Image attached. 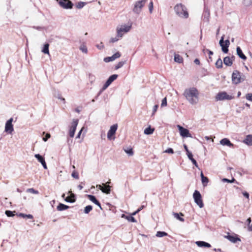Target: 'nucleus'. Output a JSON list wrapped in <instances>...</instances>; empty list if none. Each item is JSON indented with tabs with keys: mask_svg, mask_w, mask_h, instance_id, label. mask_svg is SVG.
Masks as SVG:
<instances>
[{
	"mask_svg": "<svg viewBox=\"0 0 252 252\" xmlns=\"http://www.w3.org/2000/svg\"><path fill=\"white\" fill-rule=\"evenodd\" d=\"M183 94L191 104L194 105L198 103L199 92L196 88L192 87L186 89Z\"/></svg>",
	"mask_w": 252,
	"mask_h": 252,
	"instance_id": "obj_1",
	"label": "nucleus"
},
{
	"mask_svg": "<svg viewBox=\"0 0 252 252\" xmlns=\"http://www.w3.org/2000/svg\"><path fill=\"white\" fill-rule=\"evenodd\" d=\"M174 10L176 14L181 18H187L189 17L187 8L181 3L176 4L174 7Z\"/></svg>",
	"mask_w": 252,
	"mask_h": 252,
	"instance_id": "obj_2",
	"label": "nucleus"
},
{
	"mask_svg": "<svg viewBox=\"0 0 252 252\" xmlns=\"http://www.w3.org/2000/svg\"><path fill=\"white\" fill-rule=\"evenodd\" d=\"M147 1L148 0H141L136 1L134 4V7L133 8V12L137 14H139L141 11L142 7L144 6Z\"/></svg>",
	"mask_w": 252,
	"mask_h": 252,
	"instance_id": "obj_3",
	"label": "nucleus"
},
{
	"mask_svg": "<svg viewBox=\"0 0 252 252\" xmlns=\"http://www.w3.org/2000/svg\"><path fill=\"white\" fill-rule=\"evenodd\" d=\"M224 35H223L219 41V44L221 47V50L224 53H227L228 52V47L230 45V41L229 39H226L224 41Z\"/></svg>",
	"mask_w": 252,
	"mask_h": 252,
	"instance_id": "obj_4",
	"label": "nucleus"
},
{
	"mask_svg": "<svg viewBox=\"0 0 252 252\" xmlns=\"http://www.w3.org/2000/svg\"><path fill=\"white\" fill-rule=\"evenodd\" d=\"M193 197L195 203L201 208L203 207L204 204L202 201L201 193L197 190H195L193 194Z\"/></svg>",
	"mask_w": 252,
	"mask_h": 252,
	"instance_id": "obj_5",
	"label": "nucleus"
},
{
	"mask_svg": "<svg viewBox=\"0 0 252 252\" xmlns=\"http://www.w3.org/2000/svg\"><path fill=\"white\" fill-rule=\"evenodd\" d=\"M131 28V25H122L120 28H117V33L118 37H123L124 33L128 32Z\"/></svg>",
	"mask_w": 252,
	"mask_h": 252,
	"instance_id": "obj_6",
	"label": "nucleus"
},
{
	"mask_svg": "<svg viewBox=\"0 0 252 252\" xmlns=\"http://www.w3.org/2000/svg\"><path fill=\"white\" fill-rule=\"evenodd\" d=\"M234 98V96L230 95L225 92H219L216 96L217 100H231Z\"/></svg>",
	"mask_w": 252,
	"mask_h": 252,
	"instance_id": "obj_7",
	"label": "nucleus"
},
{
	"mask_svg": "<svg viewBox=\"0 0 252 252\" xmlns=\"http://www.w3.org/2000/svg\"><path fill=\"white\" fill-rule=\"evenodd\" d=\"M180 135L183 137H192L191 134L189 133V131L187 129L182 126L180 125L177 126Z\"/></svg>",
	"mask_w": 252,
	"mask_h": 252,
	"instance_id": "obj_8",
	"label": "nucleus"
},
{
	"mask_svg": "<svg viewBox=\"0 0 252 252\" xmlns=\"http://www.w3.org/2000/svg\"><path fill=\"white\" fill-rule=\"evenodd\" d=\"M13 120V118H11L7 121L5 123L4 131L9 134H11L14 131L13 126L12 125Z\"/></svg>",
	"mask_w": 252,
	"mask_h": 252,
	"instance_id": "obj_9",
	"label": "nucleus"
},
{
	"mask_svg": "<svg viewBox=\"0 0 252 252\" xmlns=\"http://www.w3.org/2000/svg\"><path fill=\"white\" fill-rule=\"evenodd\" d=\"M60 5L64 9H71L73 3L70 0H60L59 1Z\"/></svg>",
	"mask_w": 252,
	"mask_h": 252,
	"instance_id": "obj_10",
	"label": "nucleus"
},
{
	"mask_svg": "<svg viewBox=\"0 0 252 252\" xmlns=\"http://www.w3.org/2000/svg\"><path fill=\"white\" fill-rule=\"evenodd\" d=\"M241 73L238 70H235L232 74V81L233 84H238L240 83Z\"/></svg>",
	"mask_w": 252,
	"mask_h": 252,
	"instance_id": "obj_11",
	"label": "nucleus"
},
{
	"mask_svg": "<svg viewBox=\"0 0 252 252\" xmlns=\"http://www.w3.org/2000/svg\"><path fill=\"white\" fill-rule=\"evenodd\" d=\"M78 120L77 119H73L71 124V126L69 131L70 137H73L76 131V127L78 125Z\"/></svg>",
	"mask_w": 252,
	"mask_h": 252,
	"instance_id": "obj_12",
	"label": "nucleus"
},
{
	"mask_svg": "<svg viewBox=\"0 0 252 252\" xmlns=\"http://www.w3.org/2000/svg\"><path fill=\"white\" fill-rule=\"evenodd\" d=\"M118 128V125L117 124H114L112 125L110 128V129L108 130L107 133V138L109 140L112 139V137L113 136L115 135L116 133V130Z\"/></svg>",
	"mask_w": 252,
	"mask_h": 252,
	"instance_id": "obj_13",
	"label": "nucleus"
},
{
	"mask_svg": "<svg viewBox=\"0 0 252 252\" xmlns=\"http://www.w3.org/2000/svg\"><path fill=\"white\" fill-rule=\"evenodd\" d=\"M224 238L228 239L229 241L233 243H235L237 241H241V239L237 236L236 234L231 235L228 233L227 235L224 236Z\"/></svg>",
	"mask_w": 252,
	"mask_h": 252,
	"instance_id": "obj_14",
	"label": "nucleus"
},
{
	"mask_svg": "<svg viewBox=\"0 0 252 252\" xmlns=\"http://www.w3.org/2000/svg\"><path fill=\"white\" fill-rule=\"evenodd\" d=\"M121 56V54L120 52H117L115 54H114L113 55H112L111 57H107L104 59V61L106 63H108L111 61H113L115 60L120 58Z\"/></svg>",
	"mask_w": 252,
	"mask_h": 252,
	"instance_id": "obj_15",
	"label": "nucleus"
},
{
	"mask_svg": "<svg viewBox=\"0 0 252 252\" xmlns=\"http://www.w3.org/2000/svg\"><path fill=\"white\" fill-rule=\"evenodd\" d=\"M34 157L37 159V160L41 163L44 169H47V166L45 159L42 156L39 154H35Z\"/></svg>",
	"mask_w": 252,
	"mask_h": 252,
	"instance_id": "obj_16",
	"label": "nucleus"
},
{
	"mask_svg": "<svg viewBox=\"0 0 252 252\" xmlns=\"http://www.w3.org/2000/svg\"><path fill=\"white\" fill-rule=\"evenodd\" d=\"M86 196L90 200L98 206L100 209H102L100 202L96 199L95 196L91 194H87Z\"/></svg>",
	"mask_w": 252,
	"mask_h": 252,
	"instance_id": "obj_17",
	"label": "nucleus"
},
{
	"mask_svg": "<svg viewBox=\"0 0 252 252\" xmlns=\"http://www.w3.org/2000/svg\"><path fill=\"white\" fill-rule=\"evenodd\" d=\"M220 144L223 146H227L230 147H233L234 145L230 141L226 138H223L220 141Z\"/></svg>",
	"mask_w": 252,
	"mask_h": 252,
	"instance_id": "obj_18",
	"label": "nucleus"
},
{
	"mask_svg": "<svg viewBox=\"0 0 252 252\" xmlns=\"http://www.w3.org/2000/svg\"><path fill=\"white\" fill-rule=\"evenodd\" d=\"M195 244L199 247L210 248L211 247L209 243L202 241H196Z\"/></svg>",
	"mask_w": 252,
	"mask_h": 252,
	"instance_id": "obj_19",
	"label": "nucleus"
},
{
	"mask_svg": "<svg viewBox=\"0 0 252 252\" xmlns=\"http://www.w3.org/2000/svg\"><path fill=\"white\" fill-rule=\"evenodd\" d=\"M236 52L237 55L239 56L240 58L244 60H246L247 59V57L244 54V53L242 52V50H241L240 47H237Z\"/></svg>",
	"mask_w": 252,
	"mask_h": 252,
	"instance_id": "obj_20",
	"label": "nucleus"
},
{
	"mask_svg": "<svg viewBox=\"0 0 252 252\" xmlns=\"http://www.w3.org/2000/svg\"><path fill=\"white\" fill-rule=\"evenodd\" d=\"M121 217L122 218H124V219L127 220L128 221H130V222H136L137 221L136 220H135V219L131 215L126 216L125 214H122L121 215Z\"/></svg>",
	"mask_w": 252,
	"mask_h": 252,
	"instance_id": "obj_21",
	"label": "nucleus"
},
{
	"mask_svg": "<svg viewBox=\"0 0 252 252\" xmlns=\"http://www.w3.org/2000/svg\"><path fill=\"white\" fill-rule=\"evenodd\" d=\"M64 200L67 202L74 203L76 201L75 195L74 193H71L70 196L66 197Z\"/></svg>",
	"mask_w": 252,
	"mask_h": 252,
	"instance_id": "obj_22",
	"label": "nucleus"
},
{
	"mask_svg": "<svg viewBox=\"0 0 252 252\" xmlns=\"http://www.w3.org/2000/svg\"><path fill=\"white\" fill-rule=\"evenodd\" d=\"M243 142L248 145H252V135H247Z\"/></svg>",
	"mask_w": 252,
	"mask_h": 252,
	"instance_id": "obj_23",
	"label": "nucleus"
},
{
	"mask_svg": "<svg viewBox=\"0 0 252 252\" xmlns=\"http://www.w3.org/2000/svg\"><path fill=\"white\" fill-rule=\"evenodd\" d=\"M102 185L104 187H103V189H101V191L106 194H109L111 191V187L109 185H106L105 184H103Z\"/></svg>",
	"mask_w": 252,
	"mask_h": 252,
	"instance_id": "obj_24",
	"label": "nucleus"
},
{
	"mask_svg": "<svg viewBox=\"0 0 252 252\" xmlns=\"http://www.w3.org/2000/svg\"><path fill=\"white\" fill-rule=\"evenodd\" d=\"M223 63L225 65L228 66H231L233 64L232 62L230 60V57L228 56L224 58Z\"/></svg>",
	"mask_w": 252,
	"mask_h": 252,
	"instance_id": "obj_25",
	"label": "nucleus"
},
{
	"mask_svg": "<svg viewBox=\"0 0 252 252\" xmlns=\"http://www.w3.org/2000/svg\"><path fill=\"white\" fill-rule=\"evenodd\" d=\"M68 208H69V206H67V205H66L64 204H63V203H60L58 205V206H57V210L59 211H63V210H66Z\"/></svg>",
	"mask_w": 252,
	"mask_h": 252,
	"instance_id": "obj_26",
	"label": "nucleus"
},
{
	"mask_svg": "<svg viewBox=\"0 0 252 252\" xmlns=\"http://www.w3.org/2000/svg\"><path fill=\"white\" fill-rule=\"evenodd\" d=\"M118 76V75L117 74H113L108 78L106 81L111 84L114 80L117 78Z\"/></svg>",
	"mask_w": 252,
	"mask_h": 252,
	"instance_id": "obj_27",
	"label": "nucleus"
},
{
	"mask_svg": "<svg viewBox=\"0 0 252 252\" xmlns=\"http://www.w3.org/2000/svg\"><path fill=\"white\" fill-rule=\"evenodd\" d=\"M174 61L178 63H182L183 62V58L179 54H175Z\"/></svg>",
	"mask_w": 252,
	"mask_h": 252,
	"instance_id": "obj_28",
	"label": "nucleus"
},
{
	"mask_svg": "<svg viewBox=\"0 0 252 252\" xmlns=\"http://www.w3.org/2000/svg\"><path fill=\"white\" fill-rule=\"evenodd\" d=\"M49 44L48 43H45L43 47L42 52L44 54H49Z\"/></svg>",
	"mask_w": 252,
	"mask_h": 252,
	"instance_id": "obj_29",
	"label": "nucleus"
},
{
	"mask_svg": "<svg viewBox=\"0 0 252 252\" xmlns=\"http://www.w3.org/2000/svg\"><path fill=\"white\" fill-rule=\"evenodd\" d=\"M200 176L201 178V181L204 186H205L209 182L207 177H205L202 172L201 173Z\"/></svg>",
	"mask_w": 252,
	"mask_h": 252,
	"instance_id": "obj_30",
	"label": "nucleus"
},
{
	"mask_svg": "<svg viewBox=\"0 0 252 252\" xmlns=\"http://www.w3.org/2000/svg\"><path fill=\"white\" fill-rule=\"evenodd\" d=\"M173 215L175 218H176L177 220H179L181 221H184V219L181 217L180 215L183 216V214L182 213H180V214H178L177 213H173Z\"/></svg>",
	"mask_w": 252,
	"mask_h": 252,
	"instance_id": "obj_31",
	"label": "nucleus"
},
{
	"mask_svg": "<svg viewBox=\"0 0 252 252\" xmlns=\"http://www.w3.org/2000/svg\"><path fill=\"white\" fill-rule=\"evenodd\" d=\"M154 131V129L152 128L151 127V126H149V127H148L145 129L144 132L145 134L150 135V134H152L153 133Z\"/></svg>",
	"mask_w": 252,
	"mask_h": 252,
	"instance_id": "obj_32",
	"label": "nucleus"
},
{
	"mask_svg": "<svg viewBox=\"0 0 252 252\" xmlns=\"http://www.w3.org/2000/svg\"><path fill=\"white\" fill-rule=\"evenodd\" d=\"M216 66L218 68H221L222 67V61L220 58H219L215 63Z\"/></svg>",
	"mask_w": 252,
	"mask_h": 252,
	"instance_id": "obj_33",
	"label": "nucleus"
},
{
	"mask_svg": "<svg viewBox=\"0 0 252 252\" xmlns=\"http://www.w3.org/2000/svg\"><path fill=\"white\" fill-rule=\"evenodd\" d=\"M54 95L55 97L58 98L59 99H61L63 101L64 103H65V99L63 97H62L61 94H60L59 92H55L54 94Z\"/></svg>",
	"mask_w": 252,
	"mask_h": 252,
	"instance_id": "obj_34",
	"label": "nucleus"
},
{
	"mask_svg": "<svg viewBox=\"0 0 252 252\" xmlns=\"http://www.w3.org/2000/svg\"><path fill=\"white\" fill-rule=\"evenodd\" d=\"M79 49L84 53L87 54L88 53V49L84 43L80 45Z\"/></svg>",
	"mask_w": 252,
	"mask_h": 252,
	"instance_id": "obj_35",
	"label": "nucleus"
},
{
	"mask_svg": "<svg viewBox=\"0 0 252 252\" xmlns=\"http://www.w3.org/2000/svg\"><path fill=\"white\" fill-rule=\"evenodd\" d=\"M126 63V61H121L119 62L115 67V69H118L122 67Z\"/></svg>",
	"mask_w": 252,
	"mask_h": 252,
	"instance_id": "obj_36",
	"label": "nucleus"
},
{
	"mask_svg": "<svg viewBox=\"0 0 252 252\" xmlns=\"http://www.w3.org/2000/svg\"><path fill=\"white\" fill-rule=\"evenodd\" d=\"M168 235V234L164 231H158L156 234V236L158 237H162L164 236H166Z\"/></svg>",
	"mask_w": 252,
	"mask_h": 252,
	"instance_id": "obj_37",
	"label": "nucleus"
},
{
	"mask_svg": "<svg viewBox=\"0 0 252 252\" xmlns=\"http://www.w3.org/2000/svg\"><path fill=\"white\" fill-rule=\"evenodd\" d=\"M86 4V2L80 1L76 3V6L78 9H81L83 8Z\"/></svg>",
	"mask_w": 252,
	"mask_h": 252,
	"instance_id": "obj_38",
	"label": "nucleus"
},
{
	"mask_svg": "<svg viewBox=\"0 0 252 252\" xmlns=\"http://www.w3.org/2000/svg\"><path fill=\"white\" fill-rule=\"evenodd\" d=\"M92 209L93 207L91 205H88L85 207L84 212L88 214Z\"/></svg>",
	"mask_w": 252,
	"mask_h": 252,
	"instance_id": "obj_39",
	"label": "nucleus"
},
{
	"mask_svg": "<svg viewBox=\"0 0 252 252\" xmlns=\"http://www.w3.org/2000/svg\"><path fill=\"white\" fill-rule=\"evenodd\" d=\"M222 181L223 182H227V183H234V182H236V180L234 178H232V179L231 180H229V179H228L227 178H223L222 179Z\"/></svg>",
	"mask_w": 252,
	"mask_h": 252,
	"instance_id": "obj_40",
	"label": "nucleus"
},
{
	"mask_svg": "<svg viewBox=\"0 0 252 252\" xmlns=\"http://www.w3.org/2000/svg\"><path fill=\"white\" fill-rule=\"evenodd\" d=\"M15 212H13L10 210H6L5 212V215L9 217H13L14 215Z\"/></svg>",
	"mask_w": 252,
	"mask_h": 252,
	"instance_id": "obj_41",
	"label": "nucleus"
},
{
	"mask_svg": "<svg viewBox=\"0 0 252 252\" xmlns=\"http://www.w3.org/2000/svg\"><path fill=\"white\" fill-rule=\"evenodd\" d=\"M27 192L32 193L33 194H38L39 192L38 190L34 189L33 188H30L27 189Z\"/></svg>",
	"mask_w": 252,
	"mask_h": 252,
	"instance_id": "obj_42",
	"label": "nucleus"
},
{
	"mask_svg": "<svg viewBox=\"0 0 252 252\" xmlns=\"http://www.w3.org/2000/svg\"><path fill=\"white\" fill-rule=\"evenodd\" d=\"M122 37H118V33H117V36L115 37H112L111 39H110V43H114V42H116L117 41H118L120 38H121Z\"/></svg>",
	"mask_w": 252,
	"mask_h": 252,
	"instance_id": "obj_43",
	"label": "nucleus"
},
{
	"mask_svg": "<svg viewBox=\"0 0 252 252\" xmlns=\"http://www.w3.org/2000/svg\"><path fill=\"white\" fill-rule=\"evenodd\" d=\"M124 151L129 156H132L133 155V151L132 148L124 149Z\"/></svg>",
	"mask_w": 252,
	"mask_h": 252,
	"instance_id": "obj_44",
	"label": "nucleus"
},
{
	"mask_svg": "<svg viewBox=\"0 0 252 252\" xmlns=\"http://www.w3.org/2000/svg\"><path fill=\"white\" fill-rule=\"evenodd\" d=\"M110 85V84L108 82L106 81V82L104 84L103 86L102 87V88L101 90H100V91L99 92V93L98 94V95L101 94L102 91L105 90Z\"/></svg>",
	"mask_w": 252,
	"mask_h": 252,
	"instance_id": "obj_45",
	"label": "nucleus"
},
{
	"mask_svg": "<svg viewBox=\"0 0 252 252\" xmlns=\"http://www.w3.org/2000/svg\"><path fill=\"white\" fill-rule=\"evenodd\" d=\"M110 85V84L108 82L106 81V82L104 84L103 86L102 87V88L101 90H100V91L99 92V93L98 94V95L101 94L102 91L105 90Z\"/></svg>",
	"mask_w": 252,
	"mask_h": 252,
	"instance_id": "obj_46",
	"label": "nucleus"
},
{
	"mask_svg": "<svg viewBox=\"0 0 252 252\" xmlns=\"http://www.w3.org/2000/svg\"><path fill=\"white\" fill-rule=\"evenodd\" d=\"M203 16L204 18L206 17L207 19H208V17L210 16V13L208 9H205L203 12Z\"/></svg>",
	"mask_w": 252,
	"mask_h": 252,
	"instance_id": "obj_47",
	"label": "nucleus"
},
{
	"mask_svg": "<svg viewBox=\"0 0 252 252\" xmlns=\"http://www.w3.org/2000/svg\"><path fill=\"white\" fill-rule=\"evenodd\" d=\"M71 176L76 179H79L78 173L75 170L72 172Z\"/></svg>",
	"mask_w": 252,
	"mask_h": 252,
	"instance_id": "obj_48",
	"label": "nucleus"
},
{
	"mask_svg": "<svg viewBox=\"0 0 252 252\" xmlns=\"http://www.w3.org/2000/svg\"><path fill=\"white\" fill-rule=\"evenodd\" d=\"M149 9L150 13H152L153 9V3L152 1H151L149 4Z\"/></svg>",
	"mask_w": 252,
	"mask_h": 252,
	"instance_id": "obj_49",
	"label": "nucleus"
},
{
	"mask_svg": "<svg viewBox=\"0 0 252 252\" xmlns=\"http://www.w3.org/2000/svg\"><path fill=\"white\" fill-rule=\"evenodd\" d=\"M167 105V99L164 97L162 100L161 104V107H164Z\"/></svg>",
	"mask_w": 252,
	"mask_h": 252,
	"instance_id": "obj_50",
	"label": "nucleus"
},
{
	"mask_svg": "<svg viewBox=\"0 0 252 252\" xmlns=\"http://www.w3.org/2000/svg\"><path fill=\"white\" fill-rule=\"evenodd\" d=\"M246 98L252 102V94L249 93L247 94L246 95Z\"/></svg>",
	"mask_w": 252,
	"mask_h": 252,
	"instance_id": "obj_51",
	"label": "nucleus"
},
{
	"mask_svg": "<svg viewBox=\"0 0 252 252\" xmlns=\"http://www.w3.org/2000/svg\"><path fill=\"white\" fill-rule=\"evenodd\" d=\"M165 153H169V154H173L174 153V151H173V149L171 148H169L168 149H167L165 151H164Z\"/></svg>",
	"mask_w": 252,
	"mask_h": 252,
	"instance_id": "obj_52",
	"label": "nucleus"
},
{
	"mask_svg": "<svg viewBox=\"0 0 252 252\" xmlns=\"http://www.w3.org/2000/svg\"><path fill=\"white\" fill-rule=\"evenodd\" d=\"M50 133H46L45 137L43 138V140L45 142L47 141L48 139L50 137Z\"/></svg>",
	"mask_w": 252,
	"mask_h": 252,
	"instance_id": "obj_53",
	"label": "nucleus"
},
{
	"mask_svg": "<svg viewBox=\"0 0 252 252\" xmlns=\"http://www.w3.org/2000/svg\"><path fill=\"white\" fill-rule=\"evenodd\" d=\"M187 156L188 157V158L189 159V160H191L192 159H194L193 158V155L191 153V152H189V153H187Z\"/></svg>",
	"mask_w": 252,
	"mask_h": 252,
	"instance_id": "obj_54",
	"label": "nucleus"
},
{
	"mask_svg": "<svg viewBox=\"0 0 252 252\" xmlns=\"http://www.w3.org/2000/svg\"><path fill=\"white\" fill-rule=\"evenodd\" d=\"M96 46L98 49L100 50L103 49L104 47L102 42H101L99 45H96Z\"/></svg>",
	"mask_w": 252,
	"mask_h": 252,
	"instance_id": "obj_55",
	"label": "nucleus"
},
{
	"mask_svg": "<svg viewBox=\"0 0 252 252\" xmlns=\"http://www.w3.org/2000/svg\"><path fill=\"white\" fill-rule=\"evenodd\" d=\"M33 29H36L38 31H41L43 29H44V27H39V26H33L32 27Z\"/></svg>",
	"mask_w": 252,
	"mask_h": 252,
	"instance_id": "obj_56",
	"label": "nucleus"
},
{
	"mask_svg": "<svg viewBox=\"0 0 252 252\" xmlns=\"http://www.w3.org/2000/svg\"><path fill=\"white\" fill-rule=\"evenodd\" d=\"M243 195L247 198V199H249V193L247 191H244L242 192Z\"/></svg>",
	"mask_w": 252,
	"mask_h": 252,
	"instance_id": "obj_57",
	"label": "nucleus"
},
{
	"mask_svg": "<svg viewBox=\"0 0 252 252\" xmlns=\"http://www.w3.org/2000/svg\"><path fill=\"white\" fill-rule=\"evenodd\" d=\"M158 107V104H156L154 105L153 109V114H154L157 111Z\"/></svg>",
	"mask_w": 252,
	"mask_h": 252,
	"instance_id": "obj_58",
	"label": "nucleus"
},
{
	"mask_svg": "<svg viewBox=\"0 0 252 252\" xmlns=\"http://www.w3.org/2000/svg\"><path fill=\"white\" fill-rule=\"evenodd\" d=\"M11 8V1L9 0L7 5V10L9 11Z\"/></svg>",
	"mask_w": 252,
	"mask_h": 252,
	"instance_id": "obj_59",
	"label": "nucleus"
},
{
	"mask_svg": "<svg viewBox=\"0 0 252 252\" xmlns=\"http://www.w3.org/2000/svg\"><path fill=\"white\" fill-rule=\"evenodd\" d=\"M192 164L195 165L196 167H198V164L195 159H192L191 160Z\"/></svg>",
	"mask_w": 252,
	"mask_h": 252,
	"instance_id": "obj_60",
	"label": "nucleus"
},
{
	"mask_svg": "<svg viewBox=\"0 0 252 252\" xmlns=\"http://www.w3.org/2000/svg\"><path fill=\"white\" fill-rule=\"evenodd\" d=\"M251 221L252 220L251 218H249L248 219H247L246 222L247 223L248 227L249 226V225H251Z\"/></svg>",
	"mask_w": 252,
	"mask_h": 252,
	"instance_id": "obj_61",
	"label": "nucleus"
},
{
	"mask_svg": "<svg viewBox=\"0 0 252 252\" xmlns=\"http://www.w3.org/2000/svg\"><path fill=\"white\" fill-rule=\"evenodd\" d=\"M194 63L197 65L200 64V61L198 59H195L194 61Z\"/></svg>",
	"mask_w": 252,
	"mask_h": 252,
	"instance_id": "obj_62",
	"label": "nucleus"
},
{
	"mask_svg": "<svg viewBox=\"0 0 252 252\" xmlns=\"http://www.w3.org/2000/svg\"><path fill=\"white\" fill-rule=\"evenodd\" d=\"M184 148L185 150H186L187 153H189L190 152L186 144L184 145Z\"/></svg>",
	"mask_w": 252,
	"mask_h": 252,
	"instance_id": "obj_63",
	"label": "nucleus"
},
{
	"mask_svg": "<svg viewBox=\"0 0 252 252\" xmlns=\"http://www.w3.org/2000/svg\"><path fill=\"white\" fill-rule=\"evenodd\" d=\"M89 78L92 81H93L94 79V76L92 74H90Z\"/></svg>",
	"mask_w": 252,
	"mask_h": 252,
	"instance_id": "obj_64",
	"label": "nucleus"
}]
</instances>
